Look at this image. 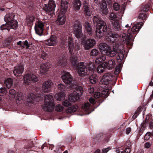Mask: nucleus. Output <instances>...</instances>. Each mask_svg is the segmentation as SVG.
Wrapping results in <instances>:
<instances>
[{
	"label": "nucleus",
	"instance_id": "6e6d98bb",
	"mask_svg": "<svg viewBox=\"0 0 153 153\" xmlns=\"http://www.w3.org/2000/svg\"><path fill=\"white\" fill-rule=\"evenodd\" d=\"M100 92H96L94 94V97L95 98H101Z\"/></svg>",
	"mask_w": 153,
	"mask_h": 153
},
{
	"label": "nucleus",
	"instance_id": "423d86ee",
	"mask_svg": "<svg viewBox=\"0 0 153 153\" xmlns=\"http://www.w3.org/2000/svg\"><path fill=\"white\" fill-rule=\"evenodd\" d=\"M70 60L73 67L76 70L79 76L82 77H84L87 74V68L83 62H79L76 57L74 56H71Z\"/></svg>",
	"mask_w": 153,
	"mask_h": 153
},
{
	"label": "nucleus",
	"instance_id": "5fc2aeb1",
	"mask_svg": "<svg viewBox=\"0 0 153 153\" xmlns=\"http://www.w3.org/2000/svg\"><path fill=\"white\" fill-rule=\"evenodd\" d=\"M124 148H131V142L130 141H127L125 144Z\"/></svg>",
	"mask_w": 153,
	"mask_h": 153
},
{
	"label": "nucleus",
	"instance_id": "49530a36",
	"mask_svg": "<svg viewBox=\"0 0 153 153\" xmlns=\"http://www.w3.org/2000/svg\"><path fill=\"white\" fill-rule=\"evenodd\" d=\"M141 111L142 107H139L135 111L134 114L133 116V118L134 119H136Z\"/></svg>",
	"mask_w": 153,
	"mask_h": 153
},
{
	"label": "nucleus",
	"instance_id": "79ce46f5",
	"mask_svg": "<svg viewBox=\"0 0 153 153\" xmlns=\"http://www.w3.org/2000/svg\"><path fill=\"white\" fill-rule=\"evenodd\" d=\"M39 56L43 60H45L48 57V54L44 51H41L39 54Z\"/></svg>",
	"mask_w": 153,
	"mask_h": 153
},
{
	"label": "nucleus",
	"instance_id": "5701e85b",
	"mask_svg": "<svg viewBox=\"0 0 153 153\" xmlns=\"http://www.w3.org/2000/svg\"><path fill=\"white\" fill-rule=\"evenodd\" d=\"M52 84V82L50 80L45 81L42 84V90L45 92H49L51 91V87Z\"/></svg>",
	"mask_w": 153,
	"mask_h": 153
},
{
	"label": "nucleus",
	"instance_id": "f03ea898",
	"mask_svg": "<svg viewBox=\"0 0 153 153\" xmlns=\"http://www.w3.org/2000/svg\"><path fill=\"white\" fill-rule=\"evenodd\" d=\"M92 19L94 26H96V35L97 38H101L106 35V39L108 42H113L119 37L118 35L111 31V27L99 16H94Z\"/></svg>",
	"mask_w": 153,
	"mask_h": 153
},
{
	"label": "nucleus",
	"instance_id": "a878e982",
	"mask_svg": "<svg viewBox=\"0 0 153 153\" xmlns=\"http://www.w3.org/2000/svg\"><path fill=\"white\" fill-rule=\"evenodd\" d=\"M112 23L113 28L114 30L117 31L121 30V24L119 20H117L116 19L115 21H112Z\"/></svg>",
	"mask_w": 153,
	"mask_h": 153
},
{
	"label": "nucleus",
	"instance_id": "aec40b11",
	"mask_svg": "<svg viewBox=\"0 0 153 153\" xmlns=\"http://www.w3.org/2000/svg\"><path fill=\"white\" fill-rule=\"evenodd\" d=\"M111 79L110 75L109 74H105L102 76L100 81V87L102 88H107Z\"/></svg>",
	"mask_w": 153,
	"mask_h": 153
},
{
	"label": "nucleus",
	"instance_id": "4c0bfd02",
	"mask_svg": "<svg viewBox=\"0 0 153 153\" xmlns=\"http://www.w3.org/2000/svg\"><path fill=\"white\" fill-rule=\"evenodd\" d=\"M100 54V52L99 51L96 49L94 48L92 49L90 52V55L92 57H96Z\"/></svg>",
	"mask_w": 153,
	"mask_h": 153
},
{
	"label": "nucleus",
	"instance_id": "e433bc0d",
	"mask_svg": "<svg viewBox=\"0 0 153 153\" xmlns=\"http://www.w3.org/2000/svg\"><path fill=\"white\" fill-rule=\"evenodd\" d=\"M13 79L10 78H8L6 79L4 82V83L7 88H10L13 85Z\"/></svg>",
	"mask_w": 153,
	"mask_h": 153
},
{
	"label": "nucleus",
	"instance_id": "a211bd4d",
	"mask_svg": "<svg viewBox=\"0 0 153 153\" xmlns=\"http://www.w3.org/2000/svg\"><path fill=\"white\" fill-rule=\"evenodd\" d=\"M114 0H102L100 4V7L102 13L106 15L108 13V10L107 7V4L111 5Z\"/></svg>",
	"mask_w": 153,
	"mask_h": 153
},
{
	"label": "nucleus",
	"instance_id": "f704fd0d",
	"mask_svg": "<svg viewBox=\"0 0 153 153\" xmlns=\"http://www.w3.org/2000/svg\"><path fill=\"white\" fill-rule=\"evenodd\" d=\"M106 55L105 54L100 56L97 58L95 60V62L97 64H100L104 61L106 59Z\"/></svg>",
	"mask_w": 153,
	"mask_h": 153
},
{
	"label": "nucleus",
	"instance_id": "052dcab7",
	"mask_svg": "<svg viewBox=\"0 0 153 153\" xmlns=\"http://www.w3.org/2000/svg\"><path fill=\"white\" fill-rule=\"evenodd\" d=\"M110 149L111 148L109 147L107 148L103 149L102 150V153H107Z\"/></svg>",
	"mask_w": 153,
	"mask_h": 153
},
{
	"label": "nucleus",
	"instance_id": "393cba45",
	"mask_svg": "<svg viewBox=\"0 0 153 153\" xmlns=\"http://www.w3.org/2000/svg\"><path fill=\"white\" fill-rule=\"evenodd\" d=\"M104 64V65L109 70L114 68L115 66V61L113 59L109 60L108 62H105Z\"/></svg>",
	"mask_w": 153,
	"mask_h": 153
},
{
	"label": "nucleus",
	"instance_id": "4d7b16f0",
	"mask_svg": "<svg viewBox=\"0 0 153 153\" xmlns=\"http://www.w3.org/2000/svg\"><path fill=\"white\" fill-rule=\"evenodd\" d=\"M65 147L64 146H58L57 147V149H58L57 152H60V151H63L65 149Z\"/></svg>",
	"mask_w": 153,
	"mask_h": 153
},
{
	"label": "nucleus",
	"instance_id": "680f3d73",
	"mask_svg": "<svg viewBox=\"0 0 153 153\" xmlns=\"http://www.w3.org/2000/svg\"><path fill=\"white\" fill-rule=\"evenodd\" d=\"M89 101L90 103L92 105L94 104L95 103V99L92 97L90 98L89 99Z\"/></svg>",
	"mask_w": 153,
	"mask_h": 153
},
{
	"label": "nucleus",
	"instance_id": "ddd939ff",
	"mask_svg": "<svg viewBox=\"0 0 153 153\" xmlns=\"http://www.w3.org/2000/svg\"><path fill=\"white\" fill-rule=\"evenodd\" d=\"M56 7L55 3L53 0H49L48 3L44 4L43 6V10L46 13L52 16Z\"/></svg>",
	"mask_w": 153,
	"mask_h": 153
},
{
	"label": "nucleus",
	"instance_id": "37998d69",
	"mask_svg": "<svg viewBox=\"0 0 153 153\" xmlns=\"http://www.w3.org/2000/svg\"><path fill=\"white\" fill-rule=\"evenodd\" d=\"M150 120H149V117H148L146 116L145 120L143 121L141 124L142 127L143 128H146L148 125V123Z\"/></svg>",
	"mask_w": 153,
	"mask_h": 153
},
{
	"label": "nucleus",
	"instance_id": "de8ad7c7",
	"mask_svg": "<svg viewBox=\"0 0 153 153\" xmlns=\"http://www.w3.org/2000/svg\"><path fill=\"white\" fill-rule=\"evenodd\" d=\"M45 147H46L48 148H49V149H51V150H52L54 147V146L53 145H50L49 144H48L46 143H45L41 146V149H43Z\"/></svg>",
	"mask_w": 153,
	"mask_h": 153
},
{
	"label": "nucleus",
	"instance_id": "8fccbe9b",
	"mask_svg": "<svg viewBox=\"0 0 153 153\" xmlns=\"http://www.w3.org/2000/svg\"><path fill=\"white\" fill-rule=\"evenodd\" d=\"M63 107L60 104L57 105L55 107V109L56 111L61 112L63 111Z\"/></svg>",
	"mask_w": 153,
	"mask_h": 153
},
{
	"label": "nucleus",
	"instance_id": "58836bf2",
	"mask_svg": "<svg viewBox=\"0 0 153 153\" xmlns=\"http://www.w3.org/2000/svg\"><path fill=\"white\" fill-rule=\"evenodd\" d=\"M104 64L100 65L97 67V71L99 74L103 73L105 71V66H104Z\"/></svg>",
	"mask_w": 153,
	"mask_h": 153
},
{
	"label": "nucleus",
	"instance_id": "c85d7f7f",
	"mask_svg": "<svg viewBox=\"0 0 153 153\" xmlns=\"http://www.w3.org/2000/svg\"><path fill=\"white\" fill-rule=\"evenodd\" d=\"M98 76L96 74L92 73L91 75H90L88 79V81L92 84L96 83L98 81Z\"/></svg>",
	"mask_w": 153,
	"mask_h": 153
},
{
	"label": "nucleus",
	"instance_id": "a19ab883",
	"mask_svg": "<svg viewBox=\"0 0 153 153\" xmlns=\"http://www.w3.org/2000/svg\"><path fill=\"white\" fill-rule=\"evenodd\" d=\"M10 28H11V27L8 23L6 22L5 24H3L0 27V29L1 30L3 31L4 30H7L8 32L10 31Z\"/></svg>",
	"mask_w": 153,
	"mask_h": 153
},
{
	"label": "nucleus",
	"instance_id": "20e7f679",
	"mask_svg": "<svg viewBox=\"0 0 153 153\" xmlns=\"http://www.w3.org/2000/svg\"><path fill=\"white\" fill-rule=\"evenodd\" d=\"M73 32L76 38L81 39L85 50H88L92 48L95 45L96 42L95 39L92 38L87 39L86 36L83 34L82 24L79 21H75L73 28Z\"/></svg>",
	"mask_w": 153,
	"mask_h": 153
},
{
	"label": "nucleus",
	"instance_id": "7c9ffc66",
	"mask_svg": "<svg viewBox=\"0 0 153 153\" xmlns=\"http://www.w3.org/2000/svg\"><path fill=\"white\" fill-rule=\"evenodd\" d=\"M67 59L65 56L61 57L59 60L58 65L61 67H64L66 65Z\"/></svg>",
	"mask_w": 153,
	"mask_h": 153
},
{
	"label": "nucleus",
	"instance_id": "7ed1b4c3",
	"mask_svg": "<svg viewBox=\"0 0 153 153\" xmlns=\"http://www.w3.org/2000/svg\"><path fill=\"white\" fill-rule=\"evenodd\" d=\"M143 24V23L142 22H138L137 24L134 25L131 28V26H129L128 24L126 25L125 26L126 27H129V28L127 30V33L126 35L125 33H123V35H119L115 32L112 31V32L114 33L115 34L119 36V37H117V38L114 42L116 40H118L123 45L124 43H126L127 45L131 47L132 46L134 39L142 26Z\"/></svg>",
	"mask_w": 153,
	"mask_h": 153
},
{
	"label": "nucleus",
	"instance_id": "e2e57ef3",
	"mask_svg": "<svg viewBox=\"0 0 153 153\" xmlns=\"http://www.w3.org/2000/svg\"><path fill=\"white\" fill-rule=\"evenodd\" d=\"M125 149L124 151L126 153H130L131 152V148H124Z\"/></svg>",
	"mask_w": 153,
	"mask_h": 153
},
{
	"label": "nucleus",
	"instance_id": "4be33fe9",
	"mask_svg": "<svg viewBox=\"0 0 153 153\" xmlns=\"http://www.w3.org/2000/svg\"><path fill=\"white\" fill-rule=\"evenodd\" d=\"M58 42L57 38L54 35H51L50 38L45 41V44L47 45L53 46L56 45Z\"/></svg>",
	"mask_w": 153,
	"mask_h": 153
},
{
	"label": "nucleus",
	"instance_id": "69168bd1",
	"mask_svg": "<svg viewBox=\"0 0 153 153\" xmlns=\"http://www.w3.org/2000/svg\"><path fill=\"white\" fill-rule=\"evenodd\" d=\"M131 131V128L130 127H128L126 128V133L127 134H128L130 133Z\"/></svg>",
	"mask_w": 153,
	"mask_h": 153
},
{
	"label": "nucleus",
	"instance_id": "6ab92c4d",
	"mask_svg": "<svg viewBox=\"0 0 153 153\" xmlns=\"http://www.w3.org/2000/svg\"><path fill=\"white\" fill-rule=\"evenodd\" d=\"M36 33L39 36L42 35L44 30V24L41 21H38L35 24L34 27Z\"/></svg>",
	"mask_w": 153,
	"mask_h": 153
},
{
	"label": "nucleus",
	"instance_id": "f257e3e1",
	"mask_svg": "<svg viewBox=\"0 0 153 153\" xmlns=\"http://www.w3.org/2000/svg\"><path fill=\"white\" fill-rule=\"evenodd\" d=\"M107 42L108 43H115L113 44V48L106 43H100L99 45V48L100 51L105 53L107 56L114 57L117 62H119V65L121 66L122 63L120 62L123 60L124 55L125 51L124 50V45L120 42L118 40H116L113 42Z\"/></svg>",
	"mask_w": 153,
	"mask_h": 153
},
{
	"label": "nucleus",
	"instance_id": "dca6fc26",
	"mask_svg": "<svg viewBox=\"0 0 153 153\" xmlns=\"http://www.w3.org/2000/svg\"><path fill=\"white\" fill-rule=\"evenodd\" d=\"M24 84L25 85H29L31 82L36 83L38 81V79L37 76L33 74H28L25 75L23 78Z\"/></svg>",
	"mask_w": 153,
	"mask_h": 153
},
{
	"label": "nucleus",
	"instance_id": "774afa93",
	"mask_svg": "<svg viewBox=\"0 0 153 153\" xmlns=\"http://www.w3.org/2000/svg\"><path fill=\"white\" fill-rule=\"evenodd\" d=\"M101 136H103V135H102V134H97L96 136V138L97 139V138H98V140H101V139L100 138H99V137H101Z\"/></svg>",
	"mask_w": 153,
	"mask_h": 153
},
{
	"label": "nucleus",
	"instance_id": "0eeeda50",
	"mask_svg": "<svg viewBox=\"0 0 153 153\" xmlns=\"http://www.w3.org/2000/svg\"><path fill=\"white\" fill-rule=\"evenodd\" d=\"M69 5L68 0H61L60 13L58 15V18L56 21L57 25H62L65 23L66 19L65 13L67 10Z\"/></svg>",
	"mask_w": 153,
	"mask_h": 153
},
{
	"label": "nucleus",
	"instance_id": "9b49d317",
	"mask_svg": "<svg viewBox=\"0 0 153 153\" xmlns=\"http://www.w3.org/2000/svg\"><path fill=\"white\" fill-rule=\"evenodd\" d=\"M68 46L67 47L70 54L72 56L74 51H78L80 50V44L79 43H76L75 45L74 39L71 36H69L68 40Z\"/></svg>",
	"mask_w": 153,
	"mask_h": 153
},
{
	"label": "nucleus",
	"instance_id": "338daca9",
	"mask_svg": "<svg viewBox=\"0 0 153 153\" xmlns=\"http://www.w3.org/2000/svg\"><path fill=\"white\" fill-rule=\"evenodd\" d=\"M151 146L150 143L149 142H147L145 143V147L146 148H148Z\"/></svg>",
	"mask_w": 153,
	"mask_h": 153
},
{
	"label": "nucleus",
	"instance_id": "473e14b6",
	"mask_svg": "<svg viewBox=\"0 0 153 153\" xmlns=\"http://www.w3.org/2000/svg\"><path fill=\"white\" fill-rule=\"evenodd\" d=\"M22 42L21 41H19L17 43V44L18 45H20L21 47L22 48H25L24 46H25L27 49H30L32 48L31 45H32V43H29L27 40H26L24 42V46H22Z\"/></svg>",
	"mask_w": 153,
	"mask_h": 153
},
{
	"label": "nucleus",
	"instance_id": "864d4df0",
	"mask_svg": "<svg viewBox=\"0 0 153 153\" xmlns=\"http://www.w3.org/2000/svg\"><path fill=\"white\" fill-rule=\"evenodd\" d=\"M113 8L115 11H118L120 8V5L117 3H115L113 5Z\"/></svg>",
	"mask_w": 153,
	"mask_h": 153
},
{
	"label": "nucleus",
	"instance_id": "ea45409f",
	"mask_svg": "<svg viewBox=\"0 0 153 153\" xmlns=\"http://www.w3.org/2000/svg\"><path fill=\"white\" fill-rule=\"evenodd\" d=\"M55 98L58 101H60L64 99L63 93H59L55 95Z\"/></svg>",
	"mask_w": 153,
	"mask_h": 153
},
{
	"label": "nucleus",
	"instance_id": "4468645a",
	"mask_svg": "<svg viewBox=\"0 0 153 153\" xmlns=\"http://www.w3.org/2000/svg\"><path fill=\"white\" fill-rule=\"evenodd\" d=\"M151 5L152 1H149L148 3L146 4H143L141 5L140 11V13L138 17L139 19H141L142 20L146 19L147 16V15L145 13H143L148 11Z\"/></svg>",
	"mask_w": 153,
	"mask_h": 153
},
{
	"label": "nucleus",
	"instance_id": "f3484780",
	"mask_svg": "<svg viewBox=\"0 0 153 153\" xmlns=\"http://www.w3.org/2000/svg\"><path fill=\"white\" fill-rule=\"evenodd\" d=\"M82 9L84 14L86 17L90 16L91 15L92 11L89 3L86 0H82Z\"/></svg>",
	"mask_w": 153,
	"mask_h": 153
},
{
	"label": "nucleus",
	"instance_id": "c03bdc74",
	"mask_svg": "<svg viewBox=\"0 0 153 153\" xmlns=\"http://www.w3.org/2000/svg\"><path fill=\"white\" fill-rule=\"evenodd\" d=\"M96 67L94 63H91L88 65V71H91L92 73L94 72V71H95Z\"/></svg>",
	"mask_w": 153,
	"mask_h": 153
},
{
	"label": "nucleus",
	"instance_id": "c756f323",
	"mask_svg": "<svg viewBox=\"0 0 153 153\" xmlns=\"http://www.w3.org/2000/svg\"><path fill=\"white\" fill-rule=\"evenodd\" d=\"M27 145L25 146L24 148L28 149V150L33 151L35 149L33 148L35 147V145L33 143V142L30 140H27Z\"/></svg>",
	"mask_w": 153,
	"mask_h": 153
},
{
	"label": "nucleus",
	"instance_id": "1a4fd4ad",
	"mask_svg": "<svg viewBox=\"0 0 153 153\" xmlns=\"http://www.w3.org/2000/svg\"><path fill=\"white\" fill-rule=\"evenodd\" d=\"M15 16L14 13H9L6 14L4 19V21L9 24L11 28L16 30L18 27V25L17 21L14 19Z\"/></svg>",
	"mask_w": 153,
	"mask_h": 153
},
{
	"label": "nucleus",
	"instance_id": "c9c22d12",
	"mask_svg": "<svg viewBox=\"0 0 153 153\" xmlns=\"http://www.w3.org/2000/svg\"><path fill=\"white\" fill-rule=\"evenodd\" d=\"M24 97L23 94L21 92H18L16 97V100L17 103L19 104L22 102Z\"/></svg>",
	"mask_w": 153,
	"mask_h": 153
},
{
	"label": "nucleus",
	"instance_id": "09e8293b",
	"mask_svg": "<svg viewBox=\"0 0 153 153\" xmlns=\"http://www.w3.org/2000/svg\"><path fill=\"white\" fill-rule=\"evenodd\" d=\"M58 88L59 90L63 92L65 91L66 90L65 86L62 83H60L58 85Z\"/></svg>",
	"mask_w": 153,
	"mask_h": 153
},
{
	"label": "nucleus",
	"instance_id": "39448f33",
	"mask_svg": "<svg viewBox=\"0 0 153 153\" xmlns=\"http://www.w3.org/2000/svg\"><path fill=\"white\" fill-rule=\"evenodd\" d=\"M71 88L74 89L73 92L70 94L68 100H65L62 102V105L65 107H69L67 108L66 112L72 113L76 111L77 108L75 105H72L70 102H74L78 100L83 92V90L82 86H78L75 84Z\"/></svg>",
	"mask_w": 153,
	"mask_h": 153
},
{
	"label": "nucleus",
	"instance_id": "bf43d9fd",
	"mask_svg": "<svg viewBox=\"0 0 153 153\" xmlns=\"http://www.w3.org/2000/svg\"><path fill=\"white\" fill-rule=\"evenodd\" d=\"M11 44V42L9 40H6L4 42V45L7 47L10 46Z\"/></svg>",
	"mask_w": 153,
	"mask_h": 153
},
{
	"label": "nucleus",
	"instance_id": "bb28decb",
	"mask_svg": "<svg viewBox=\"0 0 153 153\" xmlns=\"http://www.w3.org/2000/svg\"><path fill=\"white\" fill-rule=\"evenodd\" d=\"M124 10L123 8L122 10H121L120 11V15L119 16H117L118 14H116L114 13H111L109 17L110 19L111 20H113V21H115L116 19L117 20H119V19L122 16V14H123L124 13Z\"/></svg>",
	"mask_w": 153,
	"mask_h": 153
},
{
	"label": "nucleus",
	"instance_id": "9d476101",
	"mask_svg": "<svg viewBox=\"0 0 153 153\" xmlns=\"http://www.w3.org/2000/svg\"><path fill=\"white\" fill-rule=\"evenodd\" d=\"M40 92L37 91L36 95L33 94H31L28 96L26 104L28 106H31V104H35L38 102L42 100L41 94Z\"/></svg>",
	"mask_w": 153,
	"mask_h": 153
},
{
	"label": "nucleus",
	"instance_id": "f8f14e48",
	"mask_svg": "<svg viewBox=\"0 0 153 153\" xmlns=\"http://www.w3.org/2000/svg\"><path fill=\"white\" fill-rule=\"evenodd\" d=\"M61 77L63 82L66 84L69 85L70 88L74 84L73 77L69 72L63 71Z\"/></svg>",
	"mask_w": 153,
	"mask_h": 153
},
{
	"label": "nucleus",
	"instance_id": "b1692460",
	"mask_svg": "<svg viewBox=\"0 0 153 153\" xmlns=\"http://www.w3.org/2000/svg\"><path fill=\"white\" fill-rule=\"evenodd\" d=\"M82 1L81 0H74L72 2L73 9L76 12L79 10L82 4Z\"/></svg>",
	"mask_w": 153,
	"mask_h": 153
},
{
	"label": "nucleus",
	"instance_id": "3c124183",
	"mask_svg": "<svg viewBox=\"0 0 153 153\" xmlns=\"http://www.w3.org/2000/svg\"><path fill=\"white\" fill-rule=\"evenodd\" d=\"M68 40L67 37H65L62 39L61 44L62 45H66L67 44H68Z\"/></svg>",
	"mask_w": 153,
	"mask_h": 153
},
{
	"label": "nucleus",
	"instance_id": "2eb2a0df",
	"mask_svg": "<svg viewBox=\"0 0 153 153\" xmlns=\"http://www.w3.org/2000/svg\"><path fill=\"white\" fill-rule=\"evenodd\" d=\"M83 25L85 28V33L87 34L88 37L90 38L94 36L96 33V30L92 28V26L91 24L86 21L83 24Z\"/></svg>",
	"mask_w": 153,
	"mask_h": 153
},
{
	"label": "nucleus",
	"instance_id": "0e129e2a",
	"mask_svg": "<svg viewBox=\"0 0 153 153\" xmlns=\"http://www.w3.org/2000/svg\"><path fill=\"white\" fill-rule=\"evenodd\" d=\"M148 124L149 125V128L152 129L153 128V122L151 121V120L149 121V122L148 123Z\"/></svg>",
	"mask_w": 153,
	"mask_h": 153
},
{
	"label": "nucleus",
	"instance_id": "13d9d810",
	"mask_svg": "<svg viewBox=\"0 0 153 153\" xmlns=\"http://www.w3.org/2000/svg\"><path fill=\"white\" fill-rule=\"evenodd\" d=\"M150 133L148 132L144 136V139L146 140H148L150 137Z\"/></svg>",
	"mask_w": 153,
	"mask_h": 153
},
{
	"label": "nucleus",
	"instance_id": "412c9836",
	"mask_svg": "<svg viewBox=\"0 0 153 153\" xmlns=\"http://www.w3.org/2000/svg\"><path fill=\"white\" fill-rule=\"evenodd\" d=\"M13 71L14 75L16 77L21 76L24 71V66L22 64H18L14 67Z\"/></svg>",
	"mask_w": 153,
	"mask_h": 153
},
{
	"label": "nucleus",
	"instance_id": "603ef678",
	"mask_svg": "<svg viewBox=\"0 0 153 153\" xmlns=\"http://www.w3.org/2000/svg\"><path fill=\"white\" fill-rule=\"evenodd\" d=\"M16 91L14 89H11L9 91V94L10 95L15 97Z\"/></svg>",
	"mask_w": 153,
	"mask_h": 153
},
{
	"label": "nucleus",
	"instance_id": "cd10ccee",
	"mask_svg": "<svg viewBox=\"0 0 153 153\" xmlns=\"http://www.w3.org/2000/svg\"><path fill=\"white\" fill-rule=\"evenodd\" d=\"M48 65L49 63H48L41 65L40 68V71L42 74H46L47 73L50 68V66Z\"/></svg>",
	"mask_w": 153,
	"mask_h": 153
},
{
	"label": "nucleus",
	"instance_id": "a18cd8bd",
	"mask_svg": "<svg viewBox=\"0 0 153 153\" xmlns=\"http://www.w3.org/2000/svg\"><path fill=\"white\" fill-rule=\"evenodd\" d=\"M7 91L5 87H2L0 88V96H2L7 93ZM1 98L0 97V102L1 101Z\"/></svg>",
	"mask_w": 153,
	"mask_h": 153
},
{
	"label": "nucleus",
	"instance_id": "72a5a7b5",
	"mask_svg": "<svg viewBox=\"0 0 153 153\" xmlns=\"http://www.w3.org/2000/svg\"><path fill=\"white\" fill-rule=\"evenodd\" d=\"M82 108L85 111L88 112V114L90 113L91 112L92 109V106L88 102L85 103L82 106Z\"/></svg>",
	"mask_w": 153,
	"mask_h": 153
},
{
	"label": "nucleus",
	"instance_id": "2f4dec72",
	"mask_svg": "<svg viewBox=\"0 0 153 153\" xmlns=\"http://www.w3.org/2000/svg\"><path fill=\"white\" fill-rule=\"evenodd\" d=\"M108 89H103L101 92H100L101 94V99H99V101L100 103H102L105 98L107 97L108 95Z\"/></svg>",
	"mask_w": 153,
	"mask_h": 153
},
{
	"label": "nucleus",
	"instance_id": "6e6552de",
	"mask_svg": "<svg viewBox=\"0 0 153 153\" xmlns=\"http://www.w3.org/2000/svg\"><path fill=\"white\" fill-rule=\"evenodd\" d=\"M55 104L52 96L46 94L45 97L44 103L42 105V109L45 111L51 112L54 109Z\"/></svg>",
	"mask_w": 153,
	"mask_h": 153
}]
</instances>
